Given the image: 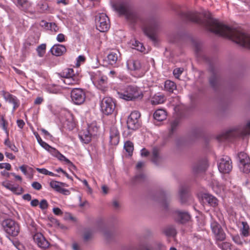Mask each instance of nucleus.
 Here are the masks:
<instances>
[{"mask_svg":"<svg viewBox=\"0 0 250 250\" xmlns=\"http://www.w3.org/2000/svg\"><path fill=\"white\" fill-rule=\"evenodd\" d=\"M125 17L131 22L140 21L142 24L145 35L153 42L156 41V35L160 26V22L158 19L155 18L145 19L139 13L132 10L131 7Z\"/></svg>","mask_w":250,"mask_h":250,"instance_id":"f257e3e1","label":"nucleus"},{"mask_svg":"<svg viewBox=\"0 0 250 250\" xmlns=\"http://www.w3.org/2000/svg\"><path fill=\"white\" fill-rule=\"evenodd\" d=\"M120 97L126 101H136L142 99L144 95L141 90L136 86L129 85L124 92L119 93Z\"/></svg>","mask_w":250,"mask_h":250,"instance_id":"f03ea898","label":"nucleus"},{"mask_svg":"<svg viewBox=\"0 0 250 250\" xmlns=\"http://www.w3.org/2000/svg\"><path fill=\"white\" fill-rule=\"evenodd\" d=\"M2 226L5 231L11 236H16L19 233V224L12 219H5L2 222Z\"/></svg>","mask_w":250,"mask_h":250,"instance_id":"7ed1b4c3","label":"nucleus"},{"mask_svg":"<svg viewBox=\"0 0 250 250\" xmlns=\"http://www.w3.org/2000/svg\"><path fill=\"white\" fill-rule=\"evenodd\" d=\"M96 27L100 32H106L110 27V21L108 17L104 13H99L95 16Z\"/></svg>","mask_w":250,"mask_h":250,"instance_id":"20e7f679","label":"nucleus"},{"mask_svg":"<svg viewBox=\"0 0 250 250\" xmlns=\"http://www.w3.org/2000/svg\"><path fill=\"white\" fill-rule=\"evenodd\" d=\"M100 106L102 112L106 115H109L114 111L115 104L111 98L105 97L102 100Z\"/></svg>","mask_w":250,"mask_h":250,"instance_id":"39448f33","label":"nucleus"},{"mask_svg":"<svg viewBox=\"0 0 250 250\" xmlns=\"http://www.w3.org/2000/svg\"><path fill=\"white\" fill-rule=\"evenodd\" d=\"M210 227L216 241H223L226 239V234L221 225L216 221H213Z\"/></svg>","mask_w":250,"mask_h":250,"instance_id":"423d86ee","label":"nucleus"},{"mask_svg":"<svg viewBox=\"0 0 250 250\" xmlns=\"http://www.w3.org/2000/svg\"><path fill=\"white\" fill-rule=\"evenodd\" d=\"M72 101L76 104H81L85 99V94L83 89L73 88L71 92Z\"/></svg>","mask_w":250,"mask_h":250,"instance_id":"0eeeda50","label":"nucleus"},{"mask_svg":"<svg viewBox=\"0 0 250 250\" xmlns=\"http://www.w3.org/2000/svg\"><path fill=\"white\" fill-rule=\"evenodd\" d=\"M239 159L240 168L244 173L250 172V158L247 153L241 152L238 154Z\"/></svg>","mask_w":250,"mask_h":250,"instance_id":"6e6552de","label":"nucleus"},{"mask_svg":"<svg viewBox=\"0 0 250 250\" xmlns=\"http://www.w3.org/2000/svg\"><path fill=\"white\" fill-rule=\"evenodd\" d=\"M209 71L211 73V76L209 79L210 85L213 90L217 91L221 85L220 78L217 73L216 70L212 66H210Z\"/></svg>","mask_w":250,"mask_h":250,"instance_id":"1a4fd4ad","label":"nucleus"},{"mask_svg":"<svg viewBox=\"0 0 250 250\" xmlns=\"http://www.w3.org/2000/svg\"><path fill=\"white\" fill-rule=\"evenodd\" d=\"M231 163L229 158H222L218 165L219 170L223 173H229L232 168Z\"/></svg>","mask_w":250,"mask_h":250,"instance_id":"9d476101","label":"nucleus"},{"mask_svg":"<svg viewBox=\"0 0 250 250\" xmlns=\"http://www.w3.org/2000/svg\"><path fill=\"white\" fill-rule=\"evenodd\" d=\"M113 7L120 15L126 16L131 6L128 2H123L114 4Z\"/></svg>","mask_w":250,"mask_h":250,"instance_id":"9b49d317","label":"nucleus"},{"mask_svg":"<svg viewBox=\"0 0 250 250\" xmlns=\"http://www.w3.org/2000/svg\"><path fill=\"white\" fill-rule=\"evenodd\" d=\"M33 239L38 246L42 249L48 248L50 245L48 241L41 233H37L33 236Z\"/></svg>","mask_w":250,"mask_h":250,"instance_id":"f8f14e48","label":"nucleus"},{"mask_svg":"<svg viewBox=\"0 0 250 250\" xmlns=\"http://www.w3.org/2000/svg\"><path fill=\"white\" fill-rule=\"evenodd\" d=\"M175 220L181 224L187 223L191 218L190 215L188 212L178 210L175 211Z\"/></svg>","mask_w":250,"mask_h":250,"instance_id":"ddd939ff","label":"nucleus"},{"mask_svg":"<svg viewBox=\"0 0 250 250\" xmlns=\"http://www.w3.org/2000/svg\"><path fill=\"white\" fill-rule=\"evenodd\" d=\"M52 153L55 157H56L60 161H65L67 164L69 165V166L74 169L76 168L75 166L67 158H66L59 151L57 150L55 148H52L50 151Z\"/></svg>","mask_w":250,"mask_h":250,"instance_id":"4468645a","label":"nucleus"},{"mask_svg":"<svg viewBox=\"0 0 250 250\" xmlns=\"http://www.w3.org/2000/svg\"><path fill=\"white\" fill-rule=\"evenodd\" d=\"M52 55L56 56H61L65 53L66 49L65 46L62 44H55L50 49Z\"/></svg>","mask_w":250,"mask_h":250,"instance_id":"2eb2a0df","label":"nucleus"},{"mask_svg":"<svg viewBox=\"0 0 250 250\" xmlns=\"http://www.w3.org/2000/svg\"><path fill=\"white\" fill-rule=\"evenodd\" d=\"M119 132L114 127L111 128L110 134V142L112 145H117L119 142Z\"/></svg>","mask_w":250,"mask_h":250,"instance_id":"dca6fc26","label":"nucleus"},{"mask_svg":"<svg viewBox=\"0 0 250 250\" xmlns=\"http://www.w3.org/2000/svg\"><path fill=\"white\" fill-rule=\"evenodd\" d=\"M166 101V98L163 94L161 93L155 94L151 98V103L152 104H163Z\"/></svg>","mask_w":250,"mask_h":250,"instance_id":"f3484780","label":"nucleus"},{"mask_svg":"<svg viewBox=\"0 0 250 250\" xmlns=\"http://www.w3.org/2000/svg\"><path fill=\"white\" fill-rule=\"evenodd\" d=\"M154 118L158 121H162L166 119L167 113L165 110L159 109L153 114Z\"/></svg>","mask_w":250,"mask_h":250,"instance_id":"a211bd4d","label":"nucleus"},{"mask_svg":"<svg viewBox=\"0 0 250 250\" xmlns=\"http://www.w3.org/2000/svg\"><path fill=\"white\" fill-rule=\"evenodd\" d=\"M128 68L131 70H138L141 68V64L138 60H129L127 62Z\"/></svg>","mask_w":250,"mask_h":250,"instance_id":"6ab92c4d","label":"nucleus"},{"mask_svg":"<svg viewBox=\"0 0 250 250\" xmlns=\"http://www.w3.org/2000/svg\"><path fill=\"white\" fill-rule=\"evenodd\" d=\"M107 78L104 76L101 77L97 82V87L104 92L106 91Z\"/></svg>","mask_w":250,"mask_h":250,"instance_id":"aec40b11","label":"nucleus"},{"mask_svg":"<svg viewBox=\"0 0 250 250\" xmlns=\"http://www.w3.org/2000/svg\"><path fill=\"white\" fill-rule=\"evenodd\" d=\"M152 156L151 158V161L155 165H158L161 160V158L160 156L159 150L157 147H154L152 149Z\"/></svg>","mask_w":250,"mask_h":250,"instance_id":"412c9836","label":"nucleus"},{"mask_svg":"<svg viewBox=\"0 0 250 250\" xmlns=\"http://www.w3.org/2000/svg\"><path fill=\"white\" fill-rule=\"evenodd\" d=\"M4 98L6 101L13 104V110H15L17 108L19 107V104L18 103V101L16 97L14 96L12 94L7 93L4 96Z\"/></svg>","mask_w":250,"mask_h":250,"instance_id":"4be33fe9","label":"nucleus"},{"mask_svg":"<svg viewBox=\"0 0 250 250\" xmlns=\"http://www.w3.org/2000/svg\"><path fill=\"white\" fill-rule=\"evenodd\" d=\"M2 185L6 188L12 191L16 194H21L22 191V188L18 187H14L12 184L9 182H3Z\"/></svg>","mask_w":250,"mask_h":250,"instance_id":"5701e85b","label":"nucleus"},{"mask_svg":"<svg viewBox=\"0 0 250 250\" xmlns=\"http://www.w3.org/2000/svg\"><path fill=\"white\" fill-rule=\"evenodd\" d=\"M203 198L211 206L215 207L218 204L217 199L210 194H204Z\"/></svg>","mask_w":250,"mask_h":250,"instance_id":"b1692460","label":"nucleus"},{"mask_svg":"<svg viewBox=\"0 0 250 250\" xmlns=\"http://www.w3.org/2000/svg\"><path fill=\"white\" fill-rule=\"evenodd\" d=\"M80 81V79L78 75H73V77L66 78L64 80V83L68 85H75L78 84Z\"/></svg>","mask_w":250,"mask_h":250,"instance_id":"393cba45","label":"nucleus"},{"mask_svg":"<svg viewBox=\"0 0 250 250\" xmlns=\"http://www.w3.org/2000/svg\"><path fill=\"white\" fill-rule=\"evenodd\" d=\"M15 2L21 9L24 11L27 10L30 6L27 0H16Z\"/></svg>","mask_w":250,"mask_h":250,"instance_id":"a878e982","label":"nucleus"},{"mask_svg":"<svg viewBox=\"0 0 250 250\" xmlns=\"http://www.w3.org/2000/svg\"><path fill=\"white\" fill-rule=\"evenodd\" d=\"M165 90L169 93H173L174 90L176 89V85L173 82L170 80H167L165 83Z\"/></svg>","mask_w":250,"mask_h":250,"instance_id":"bb28decb","label":"nucleus"},{"mask_svg":"<svg viewBox=\"0 0 250 250\" xmlns=\"http://www.w3.org/2000/svg\"><path fill=\"white\" fill-rule=\"evenodd\" d=\"M127 125L128 129L134 130L137 128L139 125L138 120L131 119L128 117L127 120Z\"/></svg>","mask_w":250,"mask_h":250,"instance_id":"cd10ccee","label":"nucleus"},{"mask_svg":"<svg viewBox=\"0 0 250 250\" xmlns=\"http://www.w3.org/2000/svg\"><path fill=\"white\" fill-rule=\"evenodd\" d=\"M119 52L118 51L111 52L107 56L108 61L109 64L111 65L115 64L118 60V55Z\"/></svg>","mask_w":250,"mask_h":250,"instance_id":"c85d7f7f","label":"nucleus"},{"mask_svg":"<svg viewBox=\"0 0 250 250\" xmlns=\"http://www.w3.org/2000/svg\"><path fill=\"white\" fill-rule=\"evenodd\" d=\"M34 134L39 144L44 149L50 152V150H51V148H52L53 147L50 146L46 143L43 142L42 140V139L41 138L40 136H39V134L37 132H35Z\"/></svg>","mask_w":250,"mask_h":250,"instance_id":"c756f323","label":"nucleus"},{"mask_svg":"<svg viewBox=\"0 0 250 250\" xmlns=\"http://www.w3.org/2000/svg\"><path fill=\"white\" fill-rule=\"evenodd\" d=\"M188 188L186 187H182L179 191L180 200L182 204L186 203L187 201V193Z\"/></svg>","mask_w":250,"mask_h":250,"instance_id":"7c9ffc66","label":"nucleus"},{"mask_svg":"<svg viewBox=\"0 0 250 250\" xmlns=\"http://www.w3.org/2000/svg\"><path fill=\"white\" fill-rule=\"evenodd\" d=\"M79 136L85 144H88L91 140V135L88 130L83 132V134L79 135Z\"/></svg>","mask_w":250,"mask_h":250,"instance_id":"2f4dec72","label":"nucleus"},{"mask_svg":"<svg viewBox=\"0 0 250 250\" xmlns=\"http://www.w3.org/2000/svg\"><path fill=\"white\" fill-rule=\"evenodd\" d=\"M61 77L63 78H68L73 77V75H76L74 72V70L72 68H66L63 70V71L59 74Z\"/></svg>","mask_w":250,"mask_h":250,"instance_id":"473e14b6","label":"nucleus"},{"mask_svg":"<svg viewBox=\"0 0 250 250\" xmlns=\"http://www.w3.org/2000/svg\"><path fill=\"white\" fill-rule=\"evenodd\" d=\"M242 224L243 225V227L241 229V234L244 237H247L249 235V226L246 222H242Z\"/></svg>","mask_w":250,"mask_h":250,"instance_id":"72a5a7b5","label":"nucleus"},{"mask_svg":"<svg viewBox=\"0 0 250 250\" xmlns=\"http://www.w3.org/2000/svg\"><path fill=\"white\" fill-rule=\"evenodd\" d=\"M193 170L195 173H198L200 171H203L205 170V164H203L202 163H198L195 164L193 166Z\"/></svg>","mask_w":250,"mask_h":250,"instance_id":"f704fd0d","label":"nucleus"},{"mask_svg":"<svg viewBox=\"0 0 250 250\" xmlns=\"http://www.w3.org/2000/svg\"><path fill=\"white\" fill-rule=\"evenodd\" d=\"M124 148L129 155H131L134 149L133 144L129 141L125 142L124 144Z\"/></svg>","mask_w":250,"mask_h":250,"instance_id":"c9c22d12","label":"nucleus"},{"mask_svg":"<svg viewBox=\"0 0 250 250\" xmlns=\"http://www.w3.org/2000/svg\"><path fill=\"white\" fill-rule=\"evenodd\" d=\"M236 135V131L234 130H229L223 134L219 137L225 139H229L231 137H234Z\"/></svg>","mask_w":250,"mask_h":250,"instance_id":"e433bc0d","label":"nucleus"},{"mask_svg":"<svg viewBox=\"0 0 250 250\" xmlns=\"http://www.w3.org/2000/svg\"><path fill=\"white\" fill-rule=\"evenodd\" d=\"M218 246L222 250H232L233 249L232 245L227 242L220 243Z\"/></svg>","mask_w":250,"mask_h":250,"instance_id":"4c0bfd02","label":"nucleus"},{"mask_svg":"<svg viewBox=\"0 0 250 250\" xmlns=\"http://www.w3.org/2000/svg\"><path fill=\"white\" fill-rule=\"evenodd\" d=\"M4 145L9 147L11 150L15 152H17L19 151L17 147L14 144H12L8 138L5 140Z\"/></svg>","mask_w":250,"mask_h":250,"instance_id":"58836bf2","label":"nucleus"},{"mask_svg":"<svg viewBox=\"0 0 250 250\" xmlns=\"http://www.w3.org/2000/svg\"><path fill=\"white\" fill-rule=\"evenodd\" d=\"M250 134V120L248 122L246 126L241 132L242 136H247Z\"/></svg>","mask_w":250,"mask_h":250,"instance_id":"ea45409f","label":"nucleus"},{"mask_svg":"<svg viewBox=\"0 0 250 250\" xmlns=\"http://www.w3.org/2000/svg\"><path fill=\"white\" fill-rule=\"evenodd\" d=\"M46 44H42L40 45L37 48V51L38 53V55L40 57H42L45 52Z\"/></svg>","mask_w":250,"mask_h":250,"instance_id":"a19ab883","label":"nucleus"},{"mask_svg":"<svg viewBox=\"0 0 250 250\" xmlns=\"http://www.w3.org/2000/svg\"><path fill=\"white\" fill-rule=\"evenodd\" d=\"M36 170L37 171H38L39 173L46 175H50L51 176H58L57 174H54V173L49 171L45 168H37Z\"/></svg>","mask_w":250,"mask_h":250,"instance_id":"79ce46f5","label":"nucleus"},{"mask_svg":"<svg viewBox=\"0 0 250 250\" xmlns=\"http://www.w3.org/2000/svg\"><path fill=\"white\" fill-rule=\"evenodd\" d=\"M59 183H60V182H58L56 181H52L50 183V187L58 192H60L62 188L59 184Z\"/></svg>","mask_w":250,"mask_h":250,"instance_id":"37998d69","label":"nucleus"},{"mask_svg":"<svg viewBox=\"0 0 250 250\" xmlns=\"http://www.w3.org/2000/svg\"><path fill=\"white\" fill-rule=\"evenodd\" d=\"M179 125L178 120H175L171 123L170 134H172L177 129Z\"/></svg>","mask_w":250,"mask_h":250,"instance_id":"c03bdc74","label":"nucleus"},{"mask_svg":"<svg viewBox=\"0 0 250 250\" xmlns=\"http://www.w3.org/2000/svg\"><path fill=\"white\" fill-rule=\"evenodd\" d=\"M165 233L168 236H173L176 233V231L173 227H170L166 229Z\"/></svg>","mask_w":250,"mask_h":250,"instance_id":"a18cd8bd","label":"nucleus"},{"mask_svg":"<svg viewBox=\"0 0 250 250\" xmlns=\"http://www.w3.org/2000/svg\"><path fill=\"white\" fill-rule=\"evenodd\" d=\"M0 125L2 127V128L4 130H5L6 132L7 131V125L8 123L7 121L4 119V116L2 115L1 116V120H0Z\"/></svg>","mask_w":250,"mask_h":250,"instance_id":"49530a36","label":"nucleus"},{"mask_svg":"<svg viewBox=\"0 0 250 250\" xmlns=\"http://www.w3.org/2000/svg\"><path fill=\"white\" fill-rule=\"evenodd\" d=\"M141 116L140 113L137 111H134L131 113L129 116L131 119H136L138 120Z\"/></svg>","mask_w":250,"mask_h":250,"instance_id":"de8ad7c7","label":"nucleus"},{"mask_svg":"<svg viewBox=\"0 0 250 250\" xmlns=\"http://www.w3.org/2000/svg\"><path fill=\"white\" fill-rule=\"evenodd\" d=\"M45 24H46V26L48 28V25H49L50 29L52 31H54L55 32H57L59 28L57 25L55 23H46Z\"/></svg>","mask_w":250,"mask_h":250,"instance_id":"09e8293b","label":"nucleus"},{"mask_svg":"<svg viewBox=\"0 0 250 250\" xmlns=\"http://www.w3.org/2000/svg\"><path fill=\"white\" fill-rule=\"evenodd\" d=\"M133 45H134V46H135L136 47L137 50H138L141 52L144 51L145 48L143 46L142 43L138 41H136L135 42V43L133 44Z\"/></svg>","mask_w":250,"mask_h":250,"instance_id":"8fccbe9b","label":"nucleus"},{"mask_svg":"<svg viewBox=\"0 0 250 250\" xmlns=\"http://www.w3.org/2000/svg\"><path fill=\"white\" fill-rule=\"evenodd\" d=\"M39 205L40 208L42 210L47 208L48 207V203L47 201L45 199L41 200V202L39 204Z\"/></svg>","mask_w":250,"mask_h":250,"instance_id":"3c124183","label":"nucleus"},{"mask_svg":"<svg viewBox=\"0 0 250 250\" xmlns=\"http://www.w3.org/2000/svg\"><path fill=\"white\" fill-rule=\"evenodd\" d=\"M233 241L236 244L242 245V242L241 240L240 237L238 235H234L232 236Z\"/></svg>","mask_w":250,"mask_h":250,"instance_id":"603ef678","label":"nucleus"},{"mask_svg":"<svg viewBox=\"0 0 250 250\" xmlns=\"http://www.w3.org/2000/svg\"><path fill=\"white\" fill-rule=\"evenodd\" d=\"M5 168L7 170L11 169V165L9 163H0V169Z\"/></svg>","mask_w":250,"mask_h":250,"instance_id":"864d4df0","label":"nucleus"},{"mask_svg":"<svg viewBox=\"0 0 250 250\" xmlns=\"http://www.w3.org/2000/svg\"><path fill=\"white\" fill-rule=\"evenodd\" d=\"M183 72V70L180 68H177L174 69L173 73L176 78H178Z\"/></svg>","mask_w":250,"mask_h":250,"instance_id":"5fc2aeb1","label":"nucleus"},{"mask_svg":"<svg viewBox=\"0 0 250 250\" xmlns=\"http://www.w3.org/2000/svg\"><path fill=\"white\" fill-rule=\"evenodd\" d=\"M32 186L34 189L36 190H40L42 188L41 184L37 182H34L32 184Z\"/></svg>","mask_w":250,"mask_h":250,"instance_id":"6e6d98bb","label":"nucleus"},{"mask_svg":"<svg viewBox=\"0 0 250 250\" xmlns=\"http://www.w3.org/2000/svg\"><path fill=\"white\" fill-rule=\"evenodd\" d=\"M85 60V58L83 56H79L77 59V62L76 63V65L77 66H79L80 65L81 62H84Z\"/></svg>","mask_w":250,"mask_h":250,"instance_id":"4d7b16f0","label":"nucleus"},{"mask_svg":"<svg viewBox=\"0 0 250 250\" xmlns=\"http://www.w3.org/2000/svg\"><path fill=\"white\" fill-rule=\"evenodd\" d=\"M53 212L55 214L60 215L62 214V211L58 208H55L53 209Z\"/></svg>","mask_w":250,"mask_h":250,"instance_id":"13d9d810","label":"nucleus"},{"mask_svg":"<svg viewBox=\"0 0 250 250\" xmlns=\"http://www.w3.org/2000/svg\"><path fill=\"white\" fill-rule=\"evenodd\" d=\"M57 40L59 42H62L65 40L64 35L63 34H59L57 37Z\"/></svg>","mask_w":250,"mask_h":250,"instance_id":"bf43d9fd","label":"nucleus"},{"mask_svg":"<svg viewBox=\"0 0 250 250\" xmlns=\"http://www.w3.org/2000/svg\"><path fill=\"white\" fill-rule=\"evenodd\" d=\"M18 126L21 129H22L25 125V123L22 120H18L17 121Z\"/></svg>","mask_w":250,"mask_h":250,"instance_id":"052dcab7","label":"nucleus"},{"mask_svg":"<svg viewBox=\"0 0 250 250\" xmlns=\"http://www.w3.org/2000/svg\"><path fill=\"white\" fill-rule=\"evenodd\" d=\"M145 178V175L144 174H140L135 176L134 179L136 181H139L141 180H144Z\"/></svg>","mask_w":250,"mask_h":250,"instance_id":"680f3d73","label":"nucleus"},{"mask_svg":"<svg viewBox=\"0 0 250 250\" xmlns=\"http://www.w3.org/2000/svg\"><path fill=\"white\" fill-rule=\"evenodd\" d=\"M91 236H92V234L91 232H85L84 235V237H83L84 240L85 241H88L91 237Z\"/></svg>","mask_w":250,"mask_h":250,"instance_id":"e2e57ef3","label":"nucleus"},{"mask_svg":"<svg viewBox=\"0 0 250 250\" xmlns=\"http://www.w3.org/2000/svg\"><path fill=\"white\" fill-rule=\"evenodd\" d=\"M149 152L146 148H143L141 150V155L142 156L147 157L149 155Z\"/></svg>","mask_w":250,"mask_h":250,"instance_id":"0e129e2a","label":"nucleus"},{"mask_svg":"<svg viewBox=\"0 0 250 250\" xmlns=\"http://www.w3.org/2000/svg\"><path fill=\"white\" fill-rule=\"evenodd\" d=\"M59 193H62L64 195H68L70 194V191L68 189L62 188Z\"/></svg>","mask_w":250,"mask_h":250,"instance_id":"69168bd1","label":"nucleus"},{"mask_svg":"<svg viewBox=\"0 0 250 250\" xmlns=\"http://www.w3.org/2000/svg\"><path fill=\"white\" fill-rule=\"evenodd\" d=\"M39 204V202L38 199H34L31 202V205L32 207H37Z\"/></svg>","mask_w":250,"mask_h":250,"instance_id":"338daca9","label":"nucleus"},{"mask_svg":"<svg viewBox=\"0 0 250 250\" xmlns=\"http://www.w3.org/2000/svg\"><path fill=\"white\" fill-rule=\"evenodd\" d=\"M5 155L7 158H8L9 159H10L11 160H14L15 159V156L14 155H13V154L11 153H9V152H6L5 153Z\"/></svg>","mask_w":250,"mask_h":250,"instance_id":"774afa93","label":"nucleus"}]
</instances>
